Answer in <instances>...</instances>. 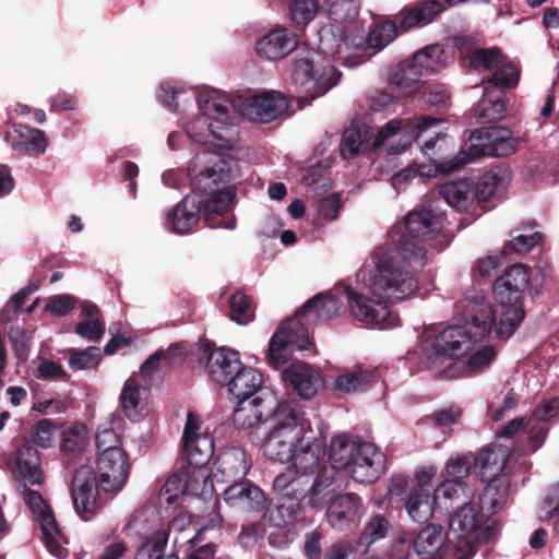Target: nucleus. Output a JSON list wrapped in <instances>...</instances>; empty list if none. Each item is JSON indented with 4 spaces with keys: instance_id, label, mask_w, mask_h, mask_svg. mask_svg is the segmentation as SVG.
<instances>
[{
    "instance_id": "obj_47",
    "label": "nucleus",
    "mask_w": 559,
    "mask_h": 559,
    "mask_svg": "<svg viewBox=\"0 0 559 559\" xmlns=\"http://www.w3.org/2000/svg\"><path fill=\"white\" fill-rule=\"evenodd\" d=\"M198 96L193 90L174 88L168 84H160L157 98L170 110L177 111L181 106L192 104Z\"/></svg>"
},
{
    "instance_id": "obj_56",
    "label": "nucleus",
    "mask_w": 559,
    "mask_h": 559,
    "mask_svg": "<svg viewBox=\"0 0 559 559\" xmlns=\"http://www.w3.org/2000/svg\"><path fill=\"white\" fill-rule=\"evenodd\" d=\"M480 511L495 513L506 504L504 493L488 481L479 495Z\"/></svg>"
},
{
    "instance_id": "obj_9",
    "label": "nucleus",
    "mask_w": 559,
    "mask_h": 559,
    "mask_svg": "<svg viewBox=\"0 0 559 559\" xmlns=\"http://www.w3.org/2000/svg\"><path fill=\"white\" fill-rule=\"evenodd\" d=\"M331 468L346 469L357 483H373L384 469V455L372 442L349 435H338L330 443Z\"/></svg>"
},
{
    "instance_id": "obj_61",
    "label": "nucleus",
    "mask_w": 559,
    "mask_h": 559,
    "mask_svg": "<svg viewBox=\"0 0 559 559\" xmlns=\"http://www.w3.org/2000/svg\"><path fill=\"white\" fill-rule=\"evenodd\" d=\"M361 548L346 540H337L326 550L324 559H358Z\"/></svg>"
},
{
    "instance_id": "obj_42",
    "label": "nucleus",
    "mask_w": 559,
    "mask_h": 559,
    "mask_svg": "<svg viewBox=\"0 0 559 559\" xmlns=\"http://www.w3.org/2000/svg\"><path fill=\"white\" fill-rule=\"evenodd\" d=\"M433 497L429 492L419 488L406 496L404 509L414 522L423 523L428 521L433 514Z\"/></svg>"
},
{
    "instance_id": "obj_15",
    "label": "nucleus",
    "mask_w": 559,
    "mask_h": 559,
    "mask_svg": "<svg viewBox=\"0 0 559 559\" xmlns=\"http://www.w3.org/2000/svg\"><path fill=\"white\" fill-rule=\"evenodd\" d=\"M445 66L444 51L440 45H430L416 51L407 66L395 75L396 85L407 96L419 88V79L439 72Z\"/></svg>"
},
{
    "instance_id": "obj_4",
    "label": "nucleus",
    "mask_w": 559,
    "mask_h": 559,
    "mask_svg": "<svg viewBox=\"0 0 559 559\" xmlns=\"http://www.w3.org/2000/svg\"><path fill=\"white\" fill-rule=\"evenodd\" d=\"M195 103L200 112L180 119L186 135L200 144L231 148L239 135L235 100L223 91L204 87L198 92Z\"/></svg>"
},
{
    "instance_id": "obj_24",
    "label": "nucleus",
    "mask_w": 559,
    "mask_h": 559,
    "mask_svg": "<svg viewBox=\"0 0 559 559\" xmlns=\"http://www.w3.org/2000/svg\"><path fill=\"white\" fill-rule=\"evenodd\" d=\"M286 385L302 400H311L323 388V378L318 369L304 361L293 362L282 372Z\"/></svg>"
},
{
    "instance_id": "obj_22",
    "label": "nucleus",
    "mask_w": 559,
    "mask_h": 559,
    "mask_svg": "<svg viewBox=\"0 0 559 559\" xmlns=\"http://www.w3.org/2000/svg\"><path fill=\"white\" fill-rule=\"evenodd\" d=\"M242 116L251 121L267 123L275 120L288 108L287 99L277 92L251 96L241 103L235 102Z\"/></svg>"
},
{
    "instance_id": "obj_14",
    "label": "nucleus",
    "mask_w": 559,
    "mask_h": 559,
    "mask_svg": "<svg viewBox=\"0 0 559 559\" xmlns=\"http://www.w3.org/2000/svg\"><path fill=\"white\" fill-rule=\"evenodd\" d=\"M519 70L514 64L501 67L488 79L484 94L475 106V116L484 123L501 120L506 115L504 90L515 87Z\"/></svg>"
},
{
    "instance_id": "obj_17",
    "label": "nucleus",
    "mask_w": 559,
    "mask_h": 559,
    "mask_svg": "<svg viewBox=\"0 0 559 559\" xmlns=\"http://www.w3.org/2000/svg\"><path fill=\"white\" fill-rule=\"evenodd\" d=\"M203 191L204 187L197 180L194 193L187 194L176 206L164 212L163 226L166 230L187 235L198 226L201 215L205 216V203L202 202L203 199H199Z\"/></svg>"
},
{
    "instance_id": "obj_19",
    "label": "nucleus",
    "mask_w": 559,
    "mask_h": 559,
    "mask_svg": "<svg viewBox=\"0 0 559 559\" xmlns=\"http://www.w3.org/2000/svg\"><path fill=\"white\" fill-rule=\"evenodd\" d=\"M364 514V501L360 496L354 492L336 495L325 508L326 522L337 532H345L356 527Z\"/></svg>"
},
{
    "instance_id": "obj_35",
    "label": "nucleus",
    "mask_w": 559,
    "mask_h": 559,
    "mask_svg": "<svg viewBox=\"0 0 559 559\" xmlns=\"http://www.w3.org/2000/svg\"><path fill=\"white\" fill-rule=\"evenodd\" d=\"M511 181V170L507 166H496L485 173L475 187V197L478 201L491 198H501Z\"/></svg>"
},
{
    "instance_id": "obj_48",
    "label": "nucleus",
    "mask_w": 559,
    "mask_h": 559,
    "mask_svg": "<svg viewBox=\"0 0 559 559\" xmlns=\"http://www.w3.org/2000/svg\"><path fill=\"white\" fill-rule=\"evenodd\" d=\"M88 444V431L85 425L75 424L61 435V450L68 454H79Z\"/></svg>"
},
{
    "instance_id": "obj_45",
    "label": "nucleus",
    "mask_w": 559,
    "mask_h": 559,
    "mask_svg": "<svg viewBox=\"0 0 559 559\" xmlns=\"http://www.w3.org/2000/svg\"><path fill=\"white\" fill-rule=\"evenodd\" d=\"M370 133L366 126L347 128L341 140L340 151L344 158L355 157L369 142Z\"/></svg>"
},
{
    "instance_id": "obj_1",
    "label": "nucleus",
    "mask_w": 559,
    "mask_h": 559,
    "mask_svg": "<svg viewBox=\"0 0 559 559\" xmlns=\"http://www.w3.org/2000/svg\"><path fill=\"white\" fill-rule=\"evenodd\" d=\"M427 250L402 236L394 248H379L373 269L362 267L354 283H340L326 294L308 300L294 317L284 321L272 336L267 361L274 368L287 362L292 352H313L308 326L338 314L344 300L356 320L379 330L397 326L400 318L389 301L412 297L418 289L417 272L425 265Z\"/></svg>"
},
{
    "instance_id": "obj_2",
    "label": "nucleus",
    "mask_w": 559,
    "mask_h": 559,
    "mask_svg": "<svg viewBox=\"0 0 559 559\" xmlns=\"http://www.w3.org/2000/svg\"><path fill=\"white\" fill-rule=\"evenodd\" d=\"M275 423L262 445L269 460L290 463L289 468L308 477L329 468L324 462V448L314 437L311 424L305 419L304 405L289 408L283 404L275 415Z\"/></svg>"
},
{
    "instance_id": "obj_57",
    "label": "nucleus",
    "mask_w": 559,
    "mask_h": 559,
    "mask_svg": "<svg viewBox=\"0 0 559 559\" xmlns=\"http://www.w3.org/2000/svg\"><path fill=\"white\" fill-rule=\"evenodd\" d=\"M475 466V456L472 454H462L451 457L445 464V472L452 480L462 481L471 473L472 467Z\"/></svg>"
},
{
    "instance_id": "obj_28",
    "label": "nucleus",
    "mask_w": 559,
    "mask_h": 559,
    "mask_svg": "<svg viewBox=\"0 0 559 559\" xmlns=\"http://www.w3.org/2000/svg\"><path fill=\"white\" fill-rule=\"evenodd\" d=\"M309 489V477L305 476L294 468L286 467L273 480V491L282 500L293 502L289 508V514L296 513V509L300 507V502L306 499Z\"/></svg>"
},
{
    "instance_id": "obj_31",
    "label": "nucleus",
    "mask_w": 559,
    "mask_h": 559,
    "mask_svg": "<svg viewBox=\"0 0 559 559\" xmlns=\"http://www.w3.org/2000/svg\"><path fill=\"white\" fill-rule=\"evenodd\" d=\"M120 403L126 416L136 421L145 417L148 409V389L139 382L136 378H129L120 394Z\"/></svg>"
},
{
    "instance_id": "obj_51",
    "label": "nucleus",
    "mask_w": 559,
    "mask_h": 559,
    "mask_svg": "<svg viewBox=\"0 0 559 559\" xmlns=\"http://www.w3.org/2000/svg\"><path fill=\"white\" fill-rule=\"evenodd\" d=\"M187 466L179 469L168 477L163 486L160 499L167 504L173 506L178 498L186 495Z\"/></svg>"
},
{
    "instance_id": "obj_55",
    "label": "nucleus",
    "mask_w": 559,
    "mask_h": 559,
    "mask_svg": "<svg viewBox=\"0 0 559 559\" xmlns=\"http://www.w3.org/2000/svg\"><path fill=\"white\" fill-rule=\"evenodd\" d=\"M79 299L71 294H59L49 297L45 305V311L53 317H67L75 308Z\"/></svg>"
},
{
    "instance_id": "obj_7",
    "label": "nucleus",
    "mask_w": 559,
    "mask_h": 559,
    "mask_svg": "<svg viewBox=\"0 0 559 559\" xmlns=\"http://www.w3.org/2000/svg\"><path fill=\"white\" fill-rule=\"evenodd\" d=\"M324 4L331 23L319 29L318 49L324 58L354 67L348 51L364 44V29L357 20L359 0H324Z\"/></svg>"
},
{
    "instance_id": "obj_36",
    "label": "nucleus",
    "mask_w": 559,
    "mask_h": 559,
    "mask_svg": "<svg viewBox=\"0 0 559 559\" xmlns=\"http://www.w3.org/2000/svg\"><path fill=\"white\" fill-rule=\"evenodd\" d=\"M219 501L215 499L212 510L207 515L203 518L202 527L195 534V536L190 539L191 551L187 554L185 559H213L215 554V546L212 543L203 546L198 545L203 540V535L206 531L221 528L223 524V518L219 512Z\"/></svg>"
},
{
    "instance_id": "obj_60",
    "label": "nucleus",
    "mask_w": 559,
    "mask_h": 559,
    "mask_svg": "<svg viewBox=\"0 0 559 559\" xmlns=\"http://www.w3.org/2000/svg\"><path fill=\"white\" fill-rule=\"evenodd\" d=\"M57 427L50 419H40L33 428L32 438L36 445L48 449L51 447Z\"/></svg>"
},
{
    "instance_id": "obj_34",
    "label": "nucleus",
    "mask_w": 559,
    "mask_h": 559,
    "mask_svg": "<svg viewBox=\"0 0 559 559\" xmlns=\"http://www.w3.org/2000/svg\"><path fill=\"white\" fill-rule=\"evenodd\" d=\"M262 383V374L258 370L241 364V367L223 385H227L228 392L240 401L258 395L261 390H270Z\"/></svg>"
},
{
    "instance_id": "obj_21",
    "label": "nucleus",
    "mask_w": 559,
    "mask_h": 559,
    "mask_svg": "<svg viewBox=\"0 0 559 559\" xmlns=\"http://www.w3.org/2000/svg\"><path fill=\"white\" fill-rule=\"evenodd\" d=\"M444 215L430 199L412 210L405 219L407 235L423 241L435 238L443 228Z\"/></svg>"
},
{
    "instance_id": "obj_44",
    "label": "nucleus",
    "mask_w": 559,
    "mask_h": 559,
    "mask_svg": "<svg viewBox=\"0 0 559 559\" xmlns=\"http://www.w3.org/2000/svg\"><path fill=\"white\" fill-rule=\"evenodd\" d=\"M501 306L499 321L495 323V332L501 340L509 338L521 322L524 320L525 312L520 304H506Z\"/></svg>"
},
{
    "instance_id": "obj_10",
    "label": "nucleus",
    "mask_w": 559,
    "mask_h": 559,
    "mask_svg": "<svg viewBox=\"0 0 559 559\" xmlns=\"http://www.w3.org/2000/svg\"><path fill=\"white\" fill-rule=\"evenodd\" d=\"M450 534L456 543V556L471 559L478 544L491 542L500 526L495 518L486 516L474 503L455 508L449 521Z\"/></svg>"
},
{
    "instance_id": "obj_16",
    "label": "nucleus",
    "mask_w": 559,
    "mask_h": 559,
    "mask_svg": "<svg viewBox=\"0 0 559 559\" xmlns=\"http://www.w3.org/2000/svg\"><path fill=\"white\" fill-rule=\"evenodd\" d=\"M17 490L25 504L37 516L46 549L53 557L64 559L68 555L67 548L63 547L64 537L41 495L37 490L28 488L27 484L22 483L17 484Z\"/></svg>"
},
{
    "instance_id": "obj_27",
    "label": "nucleus",
    "mask_w": 559,
    "mask_h": 559,
    "mask_svg": "<svg viewBox=\"0 0 559 559\" xmlns=\"http://www.w3.org/2000/svg\"><path fill=\"white\" fill-rule=\"evenodd\" d=\"M530 282L528 271L521 264L510 266L493 284V296L499 305L519 304Z\"/></svg>"
},
{
    "instance_id": "obj_5",
    "label": "nucleus",
    "mask_w": 559,
    "mask_h": 559,
    "mask_svg": "<svg viewBox=\"0 0 559 559\" xmlns=\"http://www.w3.org/2000/svg\"><path fill=\"white\" fill-rule=\"evenodd\" d=\"M128 455L123 450H111L98 454L97 476L91 466H81L72 479L71 496L75 512L83 521H90L103 507L98 487L105 492L120 491L129 476Z\"/></svg>"
},
{
    "instance_id": "obj_18",
    "label": "nucleus",
    "mask_w": 559,
    "mask_h": 559,
    "mask_svg": "<svg viewBox=\"0 0 559 559\" xmlns=\"http://www.w3.org/2000/svg\"><path fill=\"white\" fill-rule=\"evenodd\" d=\"M414 550L423 559H465L456 556V543L443 526L429 524L413 540Z\"/></svg>"
},
{
    "instance_id": "obj_63",
    "label": "nucleus",
    "mask_w": 559,
    "mask_h": 559,
    "mask_svg": "<svg viewBox=\"0 0 559 559\" xmlns=\"http://www.w3.org/2000/svg\"><path fill=\"white\" fill-rule=\"evenodd\" d=\"M542 510L546 520H555V528L559 533V483L547 491Z\"/></svg>"
},
{
    "instance_id": "obj_58",
    "label": "nucleus",
    "mask_w": 559,
    "mask_h": 559,
    "mask_svg": "<svg viewBox=\"0 0 559 559\" xmlns=\"http://www.w3.org/2000/svg\"><path fill=\"white\" fill-rule=\"evenodd\" d=\"M167 544V533L157 532L152 538L143 543L139 548L135 559H158L165 550Z\"/></svg>"
},
{
    "instance_id": "obj_32",
    "label": "nucleus",
    "mask_w": 559,
    "mask_h": 559,
    "mask_svg": "<svg viewBox=\"0 0 559 559\" xmlns=\"http://www.w3.org/2000/svg\"><path fill=\"white\" fill-rule=\"evenodd\" d=\"M337 487L335 472L332 468H323L322 472L309 477V489L305 504L312 509L322 510L328 507L336 495Z\"/></svg>"
},
{
    "instance_id": "obj_49",
    "label": "nucleus",
    "mask_w": 559,
    "mask_h": 559,
    "mask_svg": "<svg viewBox=\"0 0 559 559\" xmlns=\"http://www.w3.org/2000/svg\"><path fill=\"white\" fill-rule=\"evenodd\" d=\"M389 528L390 523L383 515H373L359 536L358 548L366 552L373 543L386 536Z\"/></svg>"
},
{
    "instance_id": "obj_20",
    "label": "nucleus",
    "mask_w": 559,
    "mask_h": 559,
    "mask_svg": "<svg viewBox=\"0 0 559 559\" xmlns=\"http://www.w3.org/2000/svg\"><path fill=\"white\" fill-rule=\"evenodd\" d=\"M201 418L198 414L189 412L183 428V453L188 465H206L214 453L213 438L201 431Z\"/></svg>"
},
{
    "instance_id": "obj_23",
    "label": "nucleus",
    "mask_w": 559,
    "mask_h": 559,
    "mask_svg": "<svg viewBox=\"0 0 559 559\" xmlns=\"http://www.w3.org/2000/svg\"><path fill=\"white\" fill-rule=\"evenodd\" d=\"M199 360L205 361V369L210 378L223 384L241 367L239 354L227 348H213L211 344L204 345L199 350Z\"/></svg>"
},
{
    "instance_id": "obj_3",
    "label": "nucleus",
    "mask_w": 559,
    "mask_h": 559,
    "mask_svg": "<svg viewBox=\"0 0 559 559\" xmlns=\"http://www.w3.org/2000/svg\"><path fill=\"white\" fill-rule=\"evenodd\" d=\"M236 162L222 153L210 150L198 152L191 159L188 174L191 179V192L194 193L197 180L201 181L204 191L199 199L205 203V222L211 228L234 229L235 217L225 224L215 223L214 217L228 212L235 200V190L230 181L235 177Z\"/></svg>"
},
{
    "instance_id": "obj_11",
    "label": "nucleus",
    "mask_w": 559,
    "mask_h": 559,
    "mask_svg": "<svg viewBox=\"0 0 559 559\" xmlns=\"http://www.w3.org/2000/svg\"><path fill=\"white\" fill-rule=\"evenodd\" d=\"M520 141L511 131L503 127H490L472 132L468 139L467 151L461 150L451 158H445L436 165L438 171H453L476 158L506 157L519 148Z\"/></svg>"
},
{
    "instance_id": "obj_41",
    "label": "nucleus",
    "mask_w": 559,
    "mask_h": 559,
    "mask_svg": "<svg viewBox=\"0 0 559 559\" xmlns=\"http://www.w3.org/2000/svg\"><path fill=\"white\" fill-rule=\"evenodd\" d=\"M213 490V481L205 465L187 466L186 495L206 500L212 498Z\"/></svg>"
},
{
    "instance_id": "obj_37",
    "label": "nucleus",
    "mask_w": 559,
    "mask_h": 559,
    "mask_svg": "<svg viewBox=\"0 0 559 559\" xmlns=\"http://www.w3.org/2000/svg\"><path fill=\"white\" fill-rule=\"evenodd\" d=\"M508 449L503 445H491L475 456V467L479 469L483 481H492L506 467Z\"/></svg>"
},
{
    "instance_id": "obj_62",
    "label": "nucleus",
    "mask_w": 559,
    "mask_h": 559,
    "mask_svg": "<svg viewBox=\"0 0 559 559\" xmlns=\"http://www.w3.org/2000/svg\"><path fill=\"white\" fill-rule=\"evenodd\" d=\"M74 332L90 342H98L105 334V323L102 320H84L75 325Z\"/></svg>"
},
{
    "instance_id": "obj_13",
    "label": "nucleus",
    "mask_w": 559,
    "mask_h": 559,
    "mask_svg": "<svg viewBox=\"0 0 559 559\" xmlns=\"http://www.w3.org/2000/svg\"><path fill=\"white\" fill-rule=\"evenodd\" d=\"M285 404L289 408H300L302 405L295 401L278 400L272 390H261L251 399L237 401L234 409L233 423L237 429H249L261 423L271 420V428L275 427V415Z\"/></svg>"
},
{
    "instance_id": "obj_59",
    "label": "nucleus",
    "mask_w": 559,
    "mask_h": 559,
    "mask_svg": "<svg viewBox=\"0 0 559 559\" xmlns=\"http://www.w3.org/2000/svg\"><path fill=\"white\" fill-rule=\"evenodd\" d=\"M221 465L223 466L222 472L229 476H245L249 468L246 462V453L238 450L225 454Z\"/></svg>"
},
{
    "instance_id": "obj_50",
    "label": "nucleus",
    "mask_w": 559,
    "mask_h": 559,
    "mask_svg": "<svg viewBox=\"0 0 559 559\" xmlns=\"http://www.w3.org/2000/svg\"><path fill=\"white\" fill-rule=\"evenodd\" d=\"M469 64L476 70H493L497 72L501 67L508 66L502 59L498 48L476 49L469 56Z\"/></svg>"
},
{
    "instance_id": "obj_8",
    "label": "nucleus",
    "mask_w": 559,
    "mask_h": 559,
    "mask_svg": "<svg viewBox=\"0 0 559 559\" xmlns=\"http://www.w3.org/2000/svg\"><path fill=\"white\" fill-rule=\"evenodd\" d=\"M464 326L449 325L444 328L432 342L436 359L457 357L469 352L471 344L484 340L491 331L493 311L483 298L469 301L463 313Z\"/></svg>"
},
{
    "instance_id": "obj_12",
    "label": "nucleus",
    "mask_w": 559,
    "mask_h": 559,
    "mask_svg": "<svg viewBox=\"0 0 559 559\" xmlns=\"http://www.w3.org/2000/svg\"><path fill=\"white\" fill-rule=\"evenodd\" d=\"M320 53L323 55L319 50L311 57L298 59L294 66L293 81L299 93L309 99L326 94L338 83L341 76L334 66L320 63Z\"/></svg>"
},
{
    "instance_id": "obj_54",
    "label": "nucleus",
    "mask_w": 559,
    "mask_h": 559,
    "mask_svg": "<svg viewBox=\"0 0 559 559\" xmlns=\"http://www.w3.org/2000/svg\"><path fill=\"white\" fill-rule=\"evenodd\" d=\"M319 11L317 0H290L289 14L295 25H307Z\"/></svg>"
},
{
    "instance_id": "obj_43",
    "label": "nucleus",
    "mask_w": 559,
    "mask_h": 559,
    "mask_svg": "<svg viewBox=\"0 0 559 559\" xmlns=\"http://www.w3.org/2000/svg\"><path fill=\"white\" fill-rule=\"evenodd\" d=\"M396 35L397 32L395 23L391 21L378 22L370 28L368 37L366 39L364 38L362 45L366 44L367 48L370 49L381 50L392 43L396 38ZM362 48L364 46L359 49L349 50V58L357 55Z\"/></svg>"
},
{
    "instance_id": "obj_30",
    "label": "nucleus",
    "mask_w": 559,
    "mask_h": 559,
    "mask_svg": "<svg viewBox=\"0 0 559 559\" xmlns=\"http://www.w3.org/2000/svg\"><path fill=\"white\" fill-rule=\"evenodd\" d=\"M456 0H425L400 13V24L405 31L431 23L441 12L455 5Z\"/></svg>"
},
{
    "instance_id": "obj_46",
    "label": "nucleus",
    "mask_w": 559,
    "mask_h": 559,
    "mask_svg": "<svg viewBox=\"0 0 559 559\" xmlns=\"http://www.w3.org/2000/svg\"><path fill=\"white\" fill-rule=\"evenodd\" d=\"M376 379V372L369 369H355L340 374L335 386L344 393H355L366 389Z\"/></svg>"
},
{
    "instance_id": "obj_52",
    "label": "nucleus",
    "mask_w": 559,
    "mask_h": 559,
    "mask_svg": "<svg viewBox=\"0 0 559 559\" xmlns=\"http://www.w3.org/2000/svg\"><path fill=\"white\" fill-rule=\"evenodd\" d=\"M100 352L97 347H87L85 349H70L69 367L72 370H86L96 368L100 361Z\"/></svg>"
},
{
    "instance_id": "obj_33",
    "label": "nucleus",
    "mask_w": 559,
    "mask_h": 559,
    "mask_svg": "<svg viewBox=\"0 0 559 559\" xmlns=\"http://www.w3.org/2000/svg\"><path fill=\"white\" fill-rule=\"evenodd\" d=\"M224 501L230 507L242 508L248 511H260L263 509L266 498L258 486L250 481H240L225 489Z\"/></svg>"
},
{
    "instance_id": "obj_64",
    "label": "nucleus",
    "mask_w": 559,
    "mask_h": 559,
    "mask_svg": "<svg viewBox=\"0 0 559 559\" xmlns=\"http://www.w3.org/2000/svg\"><path fill=\"white\" fill-rule=\"evenodd\" d=\"M530 418L538 423L557 421L559 419V397H555L539 404Z\"/></svg>"
},
{
    "instance_id": "obj_39",
    "label": "nucleus",
    "mask_w": 559,
    "mask_h": 559,
    "mask_svg": "<svg viewBox=\"0 0 559 559\" xmlns=\"http://www.w3.org/2000/svg\"><path fill=\"white\" fill-rule=\"evenodd\" d=\"M16 473L22 484L39 485L43 481L40 459L37 450L24 447L19 450L16 459Z\"/></svg>"
},
{
    "instance_id": "obj_40",
    "label": "nucleus",
    "mask_w": 559,
    "mask_h": 559,
    "mask_svg": "<svg viewBox=\"0 0 559 559\" xmlns=\"http://www.w3.org/2000/svg\"><path fill=\"white\" fill-rule=\"evenodd\" d=\"M439 193L450 206L459 211L466 210L475 195L472 182L467 179L444 182L439 187Z\"/></svg>"
},
{
    "instance_id": "obj_26",
    "label": "nucleus",
    "mask_w": 559,
    "mask_h": 559,
    "mask_svg": "<svg viewBox=\"0 0 559 559\" xmlns=\"http://www.w3.org/2000/svg\"><path fill=\"white\" fill-rule=\"evenodd\" d=\"M5 141L13 152L28 157L44 155L49 146V139L44 130L26 124H14L13 132L7 133Z\"/></svg>"
},
{
    "instance_id": "obj_53",
    "label": "nucleus",
    "mask_w": 559,
    "mask_h": 559,
    "mask_svg": "<svg viewBox=\"0 0 559 559\" xmlns=\"http://www.w3.org/2000/svg\"><path fill=\"white\" fill-rule=\"evenodd\" d=\"M229 317L238 324H247L253 319L251 304L243 292L238 290L229 297Z\"/></svg>"
},
{
    "instance_id": "obj_25",
    "label": "nucleus",
    "mask_w": 559,
    "mask_h": 559,
    "mask_svg": "<svg viewBox=\"0 0 559 559\" xmlns=\"http://www.w3.org/2000/svg\"><path fill=\"white\" fill-rule=\"evenodd\" d=\"M297 47L298 39L294 33L285 27H276L255 40L254 51L261 59L277 61L286 58Z\"/></svg>"
},
{
    "instance_id": "obj_29",
    "label": "nucleus",
    "mask_w": 559,
    "mask_h": 559,
    "mask_svg": "<svg viewBox=\"0 0 559 559\" xmlns=\"http://www.w3.org/2000/svg\"><path fill=\"white\" fill-rule=\"evenodd\" d=\"M497 357L492 345H484L473 352L466 361H451L442 371L444 379H456L475 376L487 369Z\"/></svg>"
},
{
    "instance_id": "obj_38",
    "label": "nucleus",
    "mask_w": 559,
    "mask_h": 559,
    "mask_svg": "<svg viewBox=\"0 0 559 559\" xmlns=\"http://www.w3.org/2000/svg\"><path fill=\"white\" fill-rule=\"evenodd\" d=\"M473 490L463 481L448 479L437 486L433 491V501L444 509L462 506L473 497Z\"/></svg>"
},
{
    "instance_id": "obj_6",
    "label": "nucleus",
    "mask_w": 559,
    "mask_h": 559,
    "mask_svg": "<svg viewBox=\"0 0 559 559\" xmlns=\"http://www.w3.org/2000/svg\"><path fill=\"white\" fill-rule=\"evenodd\" d=\"M440 122V119L428 118L425 116L413 119L408 118L405 120L393 119L379 131L373 142V148L377 150L382 146H386V152L391 155L404 152L413 141H418L424 134H428V138L419 144V148L423 155L427 156L433 163V174L424 173L421 170L417 171L413 167L404 168L391 178L392 187L396 191L403 189L408 181L417 176V174L428 177L435 176L439 173L443 174L442 171H438L436 167V165L441 162H437L431 158L432 151L437 142L445 138L443 132L436 130Z\"/></svg>"
}]
</instances>
